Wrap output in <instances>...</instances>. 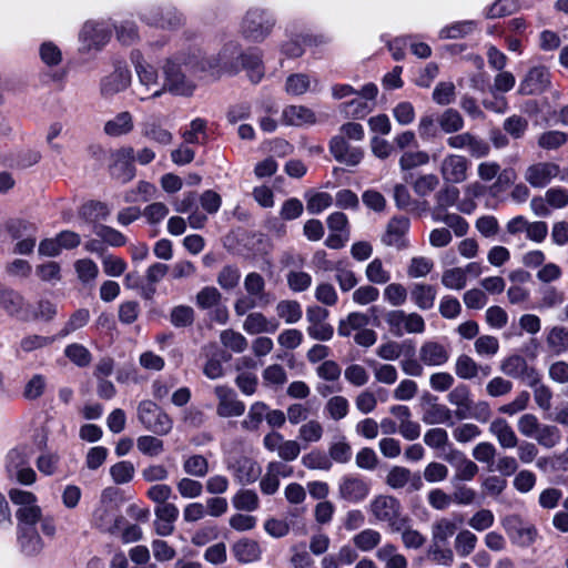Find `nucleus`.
I'll use <instances>...</instances> for the list:
<instances>
[{
	"instance_id": "obj_1",
	"label": "nucleus",
	"mask_w": 568,
	"mask_h": 568,
	"mask_svg": "<svg viewBox=\"0 0 568 568\" xmlns=\"http://www.w3.org/2000/svg\"><path fill=\"white\" fill-rule=\"evenodd\" d=\"M195 73L196 68L191 61L166 63L164 67V91L182 97L192 95L196 88Z\"/></svg>"
},
{
	"instance_id": "obj_2",
	"label": "nucleus",
	"mask_w": 568,
	"mask_h": 568,
	"mask_svg": "<svg viewBox=\"0 0 568 568\" xmlns=\"http://www.w3.org/2000/svg\"><path fill=\"white\" fill-rule=\"evenodd\" d=\"M243 284L246 295L236 298L234 302V312L237 316H243L257 306L263 307L271 303V296L265 291V280L260 273H248Z\"/></svg>"
},
{
	"instance_id": "obj_3",
	"label": "nucleus",
	"mask_w": 568,
	"mask_h": 568,
	"mask_svg": "<svg viewBox=\"0 0 568 568\" xmlns=\"http://www.w3.org/2000/svg\"><path fill=\"white\" fill-rule=\"evenodd\" d=\"M274 26L275 19L270 12L261 8H251L242 20L241 33L246 40L260 43L271 34Z\"/></svg>"
},
{
	"instance_id": "obj_4",
	"label": "nucleus",
	"mask_w": 568,
	"mask_h": 568,
	"mask_svg": "<svg viewBox=\"0 0 568 568\" xmlns=\"http://www.w3.org/2000/svg\"><path fill=\"white\" fill-rule=\"evenodd\" d=\"M138 419L146 430L158 436H165L173 428V419L152 400L139 404Z\"/></svg>"
},
{
	"instance_id": "obj_5",
	"label": "nucleus",
	"mask_w": 568,
	"mask_h": 568,
	"mask_svg": "<svg viewBox=\"0 0 568 568\" xmlns=\"http://www.w3.org/2000/svg\"><path fill=\"white\" fill-rule=\"evenodd\" d=\"M368 511L377 523H385L392 530L403 520L400 501L392 495H376L368 505Z\"/></svg>"
},
{
	"instance_id": "obj_6",
	"label": "nucleus",
	"mask_w": 568,
	"mask_h": 568,
	"mask_svg": "<svg viewBox=\"0 0 568 568\" xmlns=\"http://www.w3.org/2000/svg\"><path fill=\"white\" fill-rule=\"evenodd\" d=\"M500 524L511 542L519 547H530L539 537L537 527L524 520L519 515L505 516Z\"/></svg>"
},
{
	"instance_id": "obj_7",
	"label": "nucleus",
	"mask_w": 568,
	"mask_h": 568,
	"mask_svg": "<svg viewBox=\"0 0 568 568\" xmlns=\"http://www.w3.org/2000/svg\"><path fill=\"white\" fill-rule=\"evenodd\" d=\"M263 447L268 452L276 454L277 457L285 462H294L302 452V445L296 439H286L284 435L277 430H271L263 437Z\"/></svg>"
},
{
	"instance_id": "obj_8",
	"label": "nucleus",
	"mask_w": 568,
	"mask_h": 568,
	"mask_svg": "<svg viewBox=\"0 0 568 568\" xmlns=\"http://www.w3.org/2000/svg\"><path fill=\"white\" fill-rule=\"evenodd\" d=\"M93 525L102 531L115 534L120 530L124 518L118 514L115 505L106 500V491H103L101 500L92 515Z\"/></svg>"
},
{
	"instance_id": "obj_9",
	"label": "nucleus",
	"mask_w": 568,
	"mask_h": 568,
	"mask_svg": "<svg viewBox=\"0 0 568 568\" xmlns=\"http://www.w3.org/2000/svg\"><path fill=\"white\" fill-rule=\"evenodd\" d=\"M217 399L216 415L221 418L240 417L245 412V404L237 398L236 393L224 385L214 387Z\"/></svg>"
},
{
	"instance_id": "obj_10",
	"label": "nucleus",
	"mask_w": 568,
	"mask_h": 568,
	"mask_svg": "<svg viewBox=\"0 0 568 568\" xmlns=\"http://www.w3.org/2000/svg\"><path fill=\"white\" fill-rule=\"evenodd\" d=\"M560 173V166L554 162H537L527 166L525 181L535 189L547 186Z\"/></svg>"
},
{
	"instance_id": "obj_11",
	"label": "nucleus",
	"mask_w": 568,
	"mask_h": 568,
	"mask_svg": "<svg viewBox=\"0 0 568 568\" xmlns=\"http://www.w3.org/2000/svg\"><path fill=\"white\" fill-rule=\"evenodd\" d=\"M410 221L406 216L392 217L382 235V243L386 246L403 250L408 246L406 234L409 231Z\"/></svg>"
},
{
	"instance_id": "obj_12",
	"label": "nucleus",
	"mask_w": 568,
	"mask_h": 568,
	"mask_svg": "<svg viewBox=\"0 0 568 568\" xmlns=\"http://www.w3.org/2000/svg\"><path fill=\"white\" fill-rule=\"evenodd\" d=\"M131 85V72L128 68L116 67L112 72L104 75L100 81V94L104 99L125 91Z\"/></svg>"
},
{
	"instance_id": "obj_13",
	"label": "nucleus",
	"mask_w": 568,
	"mask_h": 568,
	"mask_svg": "<svg viewBox=\"0 0 568 568\" xmlns=\"http://www.w3.org/2000/svg\"><path fill=\"white\" fill-rule=\"evenodd\" d=\"M329 151L337 162L347 166L358 165L364 158V150L352 145L348 140H343L342 135L332 138Z\"/></svg>"
},
{
	"instance_id": "obj_14",
	"label": "nucleus",
	"mask_w": 568,
	"mask_h": 568,
	"mask_svg": "<svg viewBox=\"0 0 568 568\" xmlns=\"http://www.w3.org/2000/svg\"><path fill=\"white\" fill-rule=\"evenodd\" d=\"M136 73L141 85L136 91L140 100L158 98L164 92V83L159 82L158 72L152 65L140 63L136 65Z\"/></svg>"
},
{
	"instance_id": "obj_15",
	"label": "nucleus",
	"mask_w": 568,
	"mask_h": 568,
	"mask_svg": "<svg viewBox=\"0 0 568 568\" xmlns=\"http://www.w3.org/2000/svg\"><path fill=\"white\" fill-rule=\"evenodd\" d=\"M550 85V72L546 67H532L520 81L518 92L535 95L545 92Z\"/></svg>"
},
{
	"instance_id": "obj_16",
	"label": "nucleus",
	"mask_w": 568,
	"mask_h": 568,
	"mask_svg": "<svg viewBox=\"0 0 568 568\" xmlns=\"http://www.w3.org/2000/svg\"><path fill=\"white\" fill-rule=\"evenodd\" d=\"M469 161L460 154H448L440 163V174L445 182L462 183L467 179Z\"/></svg>"
},
{
	"instance_id": "obj_17",
	"label": "nucleus",
	"mask_w": 568,
	"mask_h": 568,
	"mask_svg": "<svg viewBox=\"0 0 568 568\" xmlns=\"http://www.w3.org/2000/svg\"><path fill=\"white\" fill-rule=\"evenodd\" d=\"M369 491V484L357 476H344L338 485L339 498L353 504L363 501Z\"/></svg>"
},
{
	"instance_id": "obj_18",
	"label": "nucleus",
	"mask_w": 568,
	"mask_h": 568,
	"mask_svg": "<svg viewBox=\"0 0 568 568\" xmlns=\"http://www.w3.org/2000/svg\"><path fill=\"white\" fill-rule=\"evenodd\" d=\"M418 358L425 366L440 367L449 361L450 351L447 345L430 339L420 345Z\"/></svg>"
},
{
	"instance_id": "obj_19",
	"label": "nucleus",
	"mask_w": 568,
	"mask_h": 568,
	"mask_svg": "<svg viewBox=\"0 0 568 568\" xmlns=\"http://www.w3.org/2000/svg\"><path fill=\"white\" fill-rule=\"evenodd\" d=\"M134 159L135 152L132 146L116 150L113 153L112 174L123 183L131 181L135 175Z\"/></svg>"
},
{
	"instance_id": "obj_20",
	"label": "nucleus",
	"mask_w": 568,
	"mask_h": 568,
	"mask_svg": "<svg viewBox=\"0 0 568 568\" xmlns=\"http://www.w3.org/2000/svg\"><path fill=\"white\" fill-rule=\"evenodd\" d=\"M500 371L509 377L521 378L525 383L532 382V377L538 371L529 366L525 357L520 355H510L500 363Z\"/></svg>"
},
{
	"instance_id": "obj_21",
	"label": "nucleus",
	"mask_w": 568,
	"mask_h": 568,
	"mask_svg": "<svg viewBox=\"0 0 568 568\" xmlns=\"http://www.w3.org/2000/svg\"><path fill=\"white\" fill-rule=\"evenodd\" d=\"M463 524V517L454 514L450 517H440L436 519L430 527L432 542L446 544L458 530Z\"/></svg>"
},
{
	"instance_id": "obj_22",
	"label": "nucleus",
	"mask_w": 568,
	"mask_h": 568,
	"mask_svg": "<svg viewBox=\"0 0 568 568\" xmlns=\"http://www.w3.org/2000/svg\"><path fill=\"white\" fill-rule=\"evenodd\" d=\"M148 23L162 29H176L184 24V17L174 8L154 9L144 16Z\"/></svg>"
},
{
	"instance_id": "obj_23",
	"label": "nucleus",
	"mask_w": 568,
	"mask_h": 568,
	"mask_svg": "<svg viewBox=\"0 0 568 568\" xmlns=\"http://www.w3.org/2000/svg\"><path fill=\"white\" fill-rule=\"evenodd\" d=\"M0 307L10 316L23 321L30 318L28 310L24 307L23 297L17 292L0 285Z\"/></svg>"
},
{
	"instance_id": "obj_24",
	"label": "nucleus",
	"mask_w": 568,
	"mask_h": 568,
	"mask_svg": "<svg viewBox=\"0 0 568 568\" xmlns=\"http://www.w3.org/2000/svg\"><path fill=\"white\" fill-rule=\"evenodd\" d=\"M234 478L242 485L251 484L261 476V466L248 457H240L229 466Z\"/></svg>"
},
{
	"instance_id": "obj_25",
	"label": "nucleus",
	"mask_w": 568,
	"mask_h": 568,
	"mask_svg": "<svg viewBox=\"0 0 568 568\" xmlns=\"http://www.w3.org/2000/svg\"><path fill=\"white\" fill-rule=\"evenodd\" d=\"M154 529L159 536H170L174 531V523L179 517V508L174 504L156 506L154 509Z\"/></svg>"
},
{
	"instance_id": "obj_26",
	"label": "nucleus",
	"mask_w": 568,
	"mask_h": 568,
	"mask_svg": "<svg viewBox=\"0 0 568 568\" xmlns=\"http://www.w3.org/2000/svg\"><path fill=\"white\" fill-rule=\"evenodd\" d=\"M489 433L497 439L499 446L504 449H510L518 446L519 438L511 425L503 417H496L490 422Z\"/></svg>"
},
{
	"instance_id": "obj_27",
	"label": "nucleus",
	"mask_w": 568,
	"mask_h": 568,
	"mask_svg": "<svg viewBox=\"0 0 568 568\" xmlns=\"http://www.w3.org/2000/svg\"><path fill=\"white\" fill-rule=\"evenodd\" d=\"M390 531L400 535V540L404 547L407 549L417 550L426 544V536L423 535L419 530L413 528L410 518L407 516H404L403 520L398 523V525Z\"/></svg>"
},
{
	"instance_id": "obj_28",
	"label": "nucleus",
	"mask_w": 568,
	"mask_h": 568,
	"mask_svg": "<svg viewBox=\"0 0 568 568\" xmlns=\"http://www.w3.org/2000/svg\"><path fill=\"white\" fill-rule=\"evenodd\" d=\"M109 38V31L98 22H87L81 31V40L88 50L100 49Z\"/></svg>"
},
{
	"instance_id": "obj_29",
	"label": "nucleus",
	"mask_w": 568,
	"mask_h": 568,
	"mask_svg": "<svg viewBox=\"0 0 568 568\" xmlns=\"http://www.w3.org/2000/svg\"><path fill=\"white\" fill-rule=\"evenodd\" d=\"M278 328V322L268 320L261 312L248 313L243 322V329L250 335L274 333Z\"/></svg>"
},
{
	"instance_id": "obj_30",
	"label": "nucleus",
	"mask_w": 568,
	"mask_h": 568,
	"mask_svg": "<svg viewBox=\"0 0 568 568\" xmlns=\"http://www.w3.org/2000/svg\"><path fill=\"white\" fill-rule=\"evenodd\" d=\"M134 129L133 115L129 111L119 112L103 125V132L112 138L131 133Z\"/></svg>"
},
{
	"instance_id": "obj_31",
	"label": "nucleus",
	"mask_w": 568,
	"mask_h": 568,
	"mask_svg": "<svg viewBox=\"0 0 568 568\" xmlns=\"http://www.w3.org/2000/svg\"><path fill=\"white\" fill-rule=\"evenodd\" d=\"M282 120L287 125L302 126L315 124L316 115L304 105H290L283 110Z\"/></svg>"
},
{
	"instance_id": "obj_32",
	"label": "nucleus",
	"mask_w": 568,
	"mask_h": 568,
	"mask_svg": "<svg viewBox=\"0 0 568 568\" xmlns=\"http://www.w3.org/2000/svg\"><path fill=\"white\" fill-rule=\"evenodd\" d=\"M232 551L236 560L243 564L258 560L262 554L258 542L248 538L237 540L232 546Z\"/></svg>"
},
{
	"instance_id": "obj_33",
	"label": "nucleus",
	"mask_w": 568,
	"mask_h": 568,
	"mask_svg": "<svg viewBox=\"0 0 568 568\" xmlns=\"http://www.w3.org/2000/svg\"><path fill=\"white\" fill-rule=\"evenodd\" d=\"M526 384L532 388L534 400L538 408L545 412L549 410L551 408L552 390L542 383L539 372L532 377V382L528 381Z\"/></svg>"
},
{
	"instance_id": "obj_34",
	"label": "nucleus",
	"mask_w": 568,
	"mask_h": 568,
	"mask_svg": "<svg viewBox=\"0 0 568 568\" xmlns=\"http://www.w3.org/2000/svg\"><path fill=\"white\" fill-rule=\"evenodd\" d=\"M352 542L355 549L369 552L381 545L382 534L374 528H365L352 537Z\"/></svg>"
},
{
	"instance_id": "obj_35",
	"label": "nucleus",
	"mask_w": 568,
	"mask_h": 568,
	"mask_svg": "<svg viewBox=\"0 0 568 568\" xmlns=\"http://www.w3.org/2000/svg\"><path fill=\"white\" fill-rule=\"evenodd\" d=\"M19 528V544L22 551L29 556L37 555L41 551L43 542L34 527Z\"/></svg>"
},
{
	"instance_id": "obj_36",
	"label": "nucleus",
	"mask_w": 568,
	"mask_h": 568,
	"mask_svg": "<svg viewBox=\"0 0 568 568\" xmlns=\"http://www.w3.org/2000/svg\"><path fill=\"white\" fill-rule=\"evenodd\" d=\"M436 288L433 285L417 283L413 286L410 297L420 310H430L436 300Z\"/></svg>"
},
{
	"instance_id": "obj_37",
	"label": "nucleus",
	"mask_w": 568,
	"mask_h": 568,
	"mask_svg": "<svg viewBox=\"0 0 568 568\" xmlns=\"http://www.w3.org/2000/svg\"><path fill=\"white\" fill-rule=\"evenodd\" d=\"M369 323V317L359 312L349 313L345 318L338 322L337 332L343 337H348L353 332H359Z\"/></svg>"
},
{
	"instance_id": "obj_38",
	"label": "nucleus",
	"mask_w": 568,
	"mask_h": 568,
	"mask_svg": "<svg viewBox=\"0 0 568 568\" xmlns=\"http://www.w3.org/2000/svg\"><path fill=\"white\" fill-rule=\"evenodd\" d=\"M439 129L446 134L459 132L464 125L462 114L455 109H446L436 119Z\"/></svg>"
},
{
	"instance_id": "obj_39",
	"label": "nucleus",
	"mask_w": 568,
	"mask_h": 568,
	"mask_svg": "<svg viewBox=\"0 0 568 568\" xmlns=\"http://www.w3.org/2000/svg\"><path fill=\"white\" fill-rule=\"evenodd\" d=\"M267 405L263 402L253 403L245 418L241 422L242 429L246 432H256L262 422L266 418Z\"/></svg>"
},
{
	"instance_id": "obj_40",
	"label": "nucleus",
	"mask_w": 568,
	"mask_h": 568,
	"mask_svg": "<svg viewBox=\"0 0 568 568\" xmlns=\"http://www.w3.org/2000/svg\"><path fill=\"white\" fill-rule=\"evenodd\" d=\"M432 216L435 222H442L446 224V229H449L450 232H453L457 237L465 236L468 233V222L456 213H432Z\"/></svg>"
},
{
	"instance_id": "obj_41",
	"label": "nucleus",
	"mask_w": 568,
	"mask_h": 568,
	"mask_svg": "<svg viewBox=\"0 0 568 568\" xmlns=\"http://www.w3.org/2000/svg\"><path fill=\"white\" fill-rule=\"evenodd\" d=\"M546 344L548 348L560 355L568 351V329L564 326L551 327L546 336Z\"/></svg>"
},
{
	"instance_id": "obj_42",
	"label": "nucleus",
	"mask_w": 568,
	"mask_h": 568,
	"mask_svg": "<svg viewBox=\"0 0 568 568\" xmlns=\"http://www.w3.org/2000/svg\"><path fill=\"white\" fill-rule=\"evenodd\" d=\"M54 341L53 336L29 334L20 339L17 351L23 354L33 353L52 345Z\"/></svg>"
},
{
	"instance_id": "obj_43",
	"label": "nucleus",
	"mask_w": 568,
	"mask_h": 568,
	"mask_svg": "<svg viewBox=\"0 0 568 568\" xmlns=\"http://www.w3.org/2000/svg\"><path fill=\"white\" fill-rule=\"evenodd\" d=\"M349 412V402L342 395H335L327 399L324 406V413L332 420L338 422L347 416Z\"/></svg>"
},
{
	"instance_id": "obj_44",
	"label": "nucleus",
	"mask_w": 568,
	"mask_h": 568,
	"mask_svg": "<svg viewBox=\"0 0 568 568\" xmlns=\"http://www.w3.org/2000/svg\"><path fill=\"white\" fill-rule=\"evenodd\" d=\"M183 470L187 476L203 478L210 470L209 460L200 454L184 457Z\"/></svg>"
},
{
	"instance_id": "obj_45",
	"label": "nucleus",
	"mask_w": 568,
	"mask_h": 568,
	"mask_svg": "<svg viewBox=\"0 0 568 568\" xmlns=\"http://www.w3.org/2000/svg\"><path fill=\"white\" fill-rule=\"evenodd\" d=\"M478 542L477 536L469 529H462L457 532L454 540V549L462 557H468L476 548Z\"/></svg>"
},
{
	"instance_id": "obj_46",
	"label": "nucleus",
	"mask_w": 568,
	"mask_h": 568,
	"mask_svg": "<svg viewBox=\"0 0 568 568\" xmlns=\"http://www.w3.org/2000/svg\"><path fill=\"white\" fill-rule=\"evenodd\" d=\"M239 52V47L234 43L226 44L223 50L220 52L219 58L212 61H205L201 63V71H211L214 72L215 69L219 68H227L232 67V61L235 54Z\"/></svg>"
},
{
	"instance_id": "obj_47",
	"label": "nucleus",
	"mask_w": 568,
	"mask_h": 568,
	"mask_svg": "<svg viewBox=\"0 0 568 568\" xmlns=\"http://www.w3.org/2000/svg\"><path fill=\"white\" fill-rule=\"evenodd\" d=\"M568 134L559 130H548L537 138V145L545 151H555L565 145Z\"/></svg>"
},
{
	"instance_id": "obj_48",
	"label": "nucleus",
	"mask_w": 568,
	"mask_h": 568,
	"mask_svg": "<svg viewBox=\"0 0 568 568\" xmlns=\"http://www.w3.org/2000/svg\"><path fill=\"white\" fill-rule=\"evenodd\" d=\"M110 213L109 206L100 201H90L83 204L79 211L81 217L94 224H98V221L106 220Z\"/></svg>"
},
{
	"instance_id": "obj_49",
	"label": "nucleus",
	"mask_w": 568,
	"mask_h": 568,
	"mask_svg": "<svg viewBox=\"0 0 568 568\" xmlns=\"http://www.w3.org/2000/svg\"><path fill=\"white\" fill-rule=\"evenodd\" d=\"M459 199V190L452 185L442 187L435 194L436 205L434 206L433 213L443 214L446 210L456 204Z\"/></svg>"
},
{
	"instance_id": "obj_50",
	"label": "nucleus",
	"mask_w": 568,
	"mask_h": 568,
	"mask_svg": "<svg viewBox=\"0 0 568 568\" xmlns=\"http://www.w3.org/2000/svg\"><path fill=\"white\" fill-rule=\"evenodd\" d=\"M276 314L286 324L297 323L303 315L301 304L293 300H283L276 304Z\"/></svg>"
},
{
	"instance_id": "obj_51",
	"label": "nucleus",
	"mask_w": 568,
	"mask_h": 568,
	"mask_svg": "<svg viewBox=\"0 0 568 568\" xmlns=\"http://www.w3.org/2000/svg\"><path fill=\"white\" fill-rule=\"evenodd\" d=\"M423 422L427 425L448 424L452 422V412L442 404H430L423 413Z\"/></svg>"
},
{
	"instance_id": "obj_52",
	"label": "nucleus",
	"mask_w": 568,
	"mask_h": 568,
	"mask_svg": "<svg viewBox=\"0 0 568 568\" xmlns=\"http://www.w3.org/2000/svg\"><path fill=\"white\" fill-rule=\"evenodd\" d=\"M532 439H535L539 446L550 449L560 443L561 432L555 425L542 424Z\"/></svg>"
},
{
	"instance_id": "obj_53",
	"label": "nucleus",
	"mask_w": 568,
	"mask_h": 568,
	"mask_svg": "<svg viewBox=\"0 0 568 568\" xmlns=\"http://www.w3.org/2000/svg\"><path fill=\"white\" fill-rule=\"evenodd\" d=\"M455 373L462 379H474L479 375V364L469 355L462 354L456 358Z\"/></svg>"
},
{
	"instance_id": "obj_54",
	"label": "nucleus",
	"mask_w": 568,
	"mask_h": 568,
	"mask_svg": "<svg viewBox=\"0 0 568 568\" xmlns=\"http://www.w3.org/2000/svg\"><path fill=\"white\" fill-rule=\"evenodd\" d=\"M323 435V425L316 419L306 420L298 428V439L305 445L318 443Z\"/></svg>"
},
{
	"instance_id": "obj_55",
	"label": "nucleus",
	"mask_w": 568,
	"mask_h": 568,
	"mask_svg": "<svg viewBox=\"0 0 568 568\" xmlns=\"http://www.w3.org/2000/svg\"><path fill=\"white\" fill-rule=\"evenodd\" d=\"M302 465L310 470H329L332 462L329 457L318 449H313L303 455L301 459Z\"/></svg>"
},
{
	"instance_id": "obj_56",
	"label": "nucleus",
	"mask_w": 568,
	"mask_h": 568,
	"mask_svg": "<svg viewBox=\"0 0 568 568\" xmlns=\"http://www.w3.org/2000/svg\"><path fill=\"white\" fill-rule=\"evenodd\" d=\"M233 507L237 510L254 511L260 506L257 494L252 489H240L232 498Z\"/></svg>"
},
{
	"instance_id": "obj_57",
	"label": "nucleus",
	"mask_w": 568,
	"mask_h": 568,
	"mask_svg": "<svg viewBox=\"0 0 568 568\" xmlns=\"http://www.w3.org/2000/svg\"><path fill=\"white\" fill-rule=\"evenodd\" d=\"M142 135L148 140L164 146L171 144L173 141L172 133L155 122L145 123L142 130Z\"/></svg>"
},
{
	"instance_id": "obj_58",
	"label": "nucleus",
	"mask_w": 568,
	"mask_h": 568,
	"mask_svg": "<svg viewBox=\"0 0 568 568\" xmlns=\"http://www.w3.org/2000/svg\"><path fill=\"white\" fill-rule=\"evenodd\" d=\"M136 447L148 457H158L164 452V442L153 435H143L138 437Z\"/></svg>"
},
{
	"instance_id": "obj_59",
	"label": "nucleus",
	"mask_w": 568,
	"mask_h": 568,
	"mask_svg": "<svg viewBox=\"0 0 568 568\" xmlns=\"http://www.w3.org/2000/svg\"><path fill=\"white\" fill-rule=\"evenodd\" d=\"M241 61L243 68L247 70V74L252 82L257 83L264 75V69L262 65V59L258 53L250 52L241 54Z\"/></svg>"
},
{
	"instance_id": "obj_60",
	"label": "nucleus",
	"mask_w": 568,
	"mask_h": 568,
	"mask_svg": "<svg viewBox=\"0 0 568 568\" xmlns=\"http://www.w3.org/2000/svg\"><path fill=\"white\" fill-rule=\"evenodd\" d=\"M64 355L78 367H87L92 361L90 351L79 343H72L65 346Z\"/></svg>"
},
{
	"instance_id": "obj_61",
	"label": "nucleus",
	"mask_w": 568,
	"mask_h": 568,
	"mask_svg": "<svg viewBox=\"0 0 568 568\" xmlns=\"http://www.w3.org/2000/svg\"><path fill=\"white\" fill-rule=\"evenodd\" d=\"M93 232L99 239L102 240V242L110 246H122L126 243L125 236L120 231L111 226L104 224H94Z\"/></svg>"
},
{
	"instance_id": "obj_62",
	"label": "nucleus",
	"mask_w": 568,
	"mask_h": 568,
	"mask_svg": "<svg viewBox=\"0 0 568 568\" xmlns=\"http://www.w3.org/2000/svg\"><path fill=\"white\" fill-rule=\"evenodd\" d=\"M442 284L448 290H463L467 284L466 271L463 267L445 270L442 275Z\"/></svg>"
},
{
	"instance_id": "obj_63",
	"label": "nucleus",
	"mask_w": 568,
	"mask_h": 568,
	"mask_svg": "<svg viewBox=\"0 0 568 568\" xmlns=\"http://www.w3.org/2000/svg\"><path fill=\"white\" fill-rule=\"evenodd\" d=\"M30 459V450L27 447L11 449L7 455L6 468L10 476L18 469L27 466Z\"/></svg>"
},
{
	"instance_id": "obj_64",
	"label": "nucleus",
	"mask_w": 568,
	"mask_h": 568,
	"mask_svg": "<svg viewBox=\"0 0 568 568\" xmlns=\"http://www.w3.org/2000/svg\"><path fill=\"white\" fill-rule=\"evenodd\" d=\"M220 341L225 348L235 353H242L247 348V339L244 335L233 329H224L220 334Z\"/></svg>"
}]
</instances>
